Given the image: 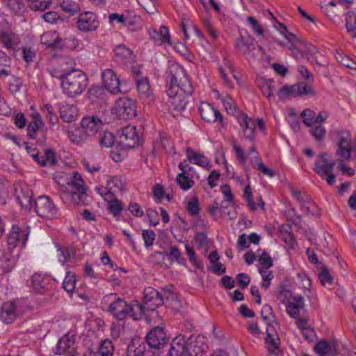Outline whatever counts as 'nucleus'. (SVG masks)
Returning <instances> with one entry per match:
<instances>
[{
  "mask_svg": "<svg viewBox=\"0 0 356 356\" xmlns=\"http://www.w3.org/2000/svg\"><path fill=\"white\" fill-rule=\"evenodd\" d=\"M314 350L321 356L335 355L337 353L336 343L334 341L327 342L325 340H321L315 346Z\"/></svg>",
  "mask_w": 356,
  "mask_h": 356,
  "instance_id": "32",
  "label": "nucleus"
},
{
  "mask_svg": "<svg viewBox=\"0 0 356 356\" xmlns=\"http://www.w3.org/2000/svg\"><path fill=\"white\" fill-rule=\"evenodd\" d=\"M120 137L127 148H135L140 145L141 138L135 126L128 124L122 129Z\"/></svg>",
  "mask_w": 356,
  "mask_h": 356,
  "instance_id": "20",
  "label": "nucleus"
},
{
  "mask_svg": "<svg viewBox=\"0 0 356 356\" xmlns=\"http://www.w3.org/2000/svg\"><path fill=\"white\" fill-rule=\"evenodd\" d=\"M275 29L280 33V35L284 39V40H280L274 38L273 41L275 43L280 46H284L289 50L294 51L296 48V44L298 42V39L292 33L289 32L288 29L282 24L276 22L274 24Z\"/></svg>",
  "mask_w": 356,
  "mask_h": 356,
  "instance_id": "18",
  "label": "nucleus"
},
{
  "mask_svg": "<svg viewBox=\"0 0 356 356\" xmlns=\"http://www.w3.org/2000/svg\"><path fill=\"white\" fill-rule=\"evenodd\" d=\"M71 187L64 191L65 198L75 204L85 202L87 197L84 182L79 174L75 175V179L70 184Z\"/></svg>",
  "mask_w": 356,
  "mask_h": 356,
  "instance_id": "9",
  "label": "nucleus"
},
{
  "mask_svg": "<svg viewBox=\"0 0 356 356\" xmlns=\"http://www.w3.org/2000/svg\"><path fill=\"white\" fill-rule=\"evenodd\" d=\"M209 260L210 261L209 269L212 272L218 275H222L225 273V266L218 261L219 256L216 252H213L209 254Z\"/></svg>",
  "mask_w": 356,
  "mask_h": 356,
  "instance_id": "42",
  "label": "nucleus"
},
{
  "mask_svg": "<svg viewBox=\"0 0 356 356\" xmlns=\"http://www.w3.org/2000/svg\"><path fill=\"white\" fill-rule=\"evenodd\" d=\"M30 235L29 227L23 225H15L9 232L6 240V250L11 255L13 252H19L26 246Z\"/></svg>",
  "mask_w": 356,
  "mask_h": 356,
  "instance_id": "5",
  "label": "nucleus"
},
{
  "mask_svg": "<svg viewBox=\"0 0 356 356\" xmlns=\"http://www.w3.org/2000/svg\"><path fill=\"white\" fill-rule=\"evenodd\" d=\"M78 109L74 105L63 104L60 108L61 118L67 122L75 120L78 117Z\"/></svg>",
  "mask_w": 356,
  "mask_h": 356,
  "instance_id": "35",
  "label": "nucleus"
},
{
  "mask_svg": "<svg viewBox=\"0 0 356 356\" xmlns=\"http://www.w3.org/2000/svg\"><path fill=\"white\" fill-rule=\"evenodd\" d=\"M265 342L268 351L275 354L280 346V338L278 335H266Z\"/></svg>",
  "mask_w": 356,
  "mask_h": 356,
  "instance_id": "57",
  "label": "nucleus"
},
{
  "mask_svg": "<svg viewBox=\"0 0 356 356\" xmlns=\"http://www.w3.org/2000/svg\"><path fill=\"white\" fill-rule=\"evenodd\" d=\"M297 281L300 289L305 291H310L312 287V281L305 272L302 271L297 274Z\"/></svg>",
  "mask_w": 356,
  "mask_h": 356,
  "instance_id": "58",
  "label": "nucleus"
},
{
  "mask_svg": "<svg viewBox=\"0 0 356 356\" xmlns=\"http://www.w3.org/2000/svg\"><path fill=\"white\" fill-rule=\"evenodd\" d=\"M106 298L111 302L108 307V312L118 320H123L128 317V304L122 299L117 298L115 294L111 293Z\"/></svg>",
  "mask_w": 356,
  "mask_h": 356,
  "instance_id": "15",
  "label": "nucleus"
},
{
  "mask_svg": "<svg viewBox=\"0 0 356 356\" xmlns=\"http://www.w3.org/2000/svg\"><path fill=\"white\" fill-rule=\"evenodd\" d=\"M172 296L171 291L168 289L163 290L161 293L152 287H147L145 289L144 300L145 309L149 310L151 316L154 319V323H158V325H153L148 334H158L165 331L164 323L155 309L163 303V297L170 299Z\"/></svg>",
  "mask_w": 356,
  "mask_h": 356,
  "instance_id": "3",
  "label": "nucleus"
},
{
  "mask_svg": "<svg viewBox=\"0 0 356 356\" xmlns=\"http://www.w3.org/2000/svg\"><path fill=\"white\" fill-rule=\"evenodd\" d=\"M73 323L70 320H67L63 318H58L54 320L51 323V330H48V332H63L64 329L68 327L69 325H72ZM49 323L44 325L45 327L49 326Z\"/></svg>",
  "mask_w": 356,
  "mask_h": 356,
  "instance_id": "43",
  "label": "nucleus"
},
{
  "mask_svg": "<svg viewBox=\"0 0 356 356\" xmlns=\"http://www.w3.org/2000/svg\"><path fill=\"white\" fill-rule=\"evenodd\" d=\"M35 211L41 218L51 219L56 217L58 210L47 196H40L35 201Z\"/></svg>",
  "mask_w": 356,
  "mask_h": 356,
  "instance_id": "12",
  "label": "nucleus"
},
{
  "mask_svg": "<svg viewBox=\"0 0 356 356\" xmlns=\"http://www.w3.org/2000/svg\"><path fill=\"white\" fill-rule=\"evenodd\" d=\"M124 186L122 179L118 177H109L106 183V186H97L95 187L96 192L102 198H109V197L115 196V194L124 191Z\"/></svg>",
  "mask_w": 356,
  "mask_h": 356,
  "instance_id": "11",
  "label": "nucleus"
},
{
  "mask_svg": "<svg viewBox=\"0 0 356 356\" xmlns=\"http://www.w3.org/2000/svg\"><path fill=\"white\" fill-rule=\"evenodd\" d=\"M258 271L262 277L261 286L264 289H268L273 278L272 271L268 269H263L261 268H258Z\"/></svg>",
  "mask_w": 356,
  "mask_h": 356,
  "instance_id": "60",
  "label": "nucleus"
},
{
  "mask_svg": "<svg viewBox=\"0 0 356 356\" xmlns=\"http://www.w3.org/2000/svg\"><path fill=\"white\" fill-rule=\"evenodd\" d=\"M124 23V28H126L129 31H136L142 28L141 19L138 16L127 15Z\"/></svg>",
  "mask_w": 356,
  "mask_h": 356,
  "instance_id": "48",
  "label": "nucleus"
},
{
  "mask_svg": "<svg viewBox=\"0 0 356 356\" xmlns=\"http://www.w3.org/2000/svg\"><path fill=\"white\" fill-rule=\"evenodd\" d=\"M79 174L74 172L72 174H67L63 172H58L54 175V180L60 186V190L64 193L65 190H67L71 187L70 183L75 179V175Z\"/></svg>",
  "mask_w": 356,
  "mask_h": 356,
  "instance_id": "30",
  "label": "nucleus"
},
{
  "mask_svg": "<svg viewBox=\"0 0 356 356\" xmlns=\"http://www.w3.org/2000/svg\"><path fill=\"white\" fill-rule=\"evenodd\" d=\"M59 5L63 11L70 15H74L81 9L79 5L72 0H59Z\"/></svg>",
  "mask_w": 356,
  "mask_h": 356,
  "instance_id": "47",
  "label": "nucleus"
},
{
  "mask_svg": "<svg viewBox=\"0 0 356 356\" xmlns=\"http://www.w3.org/2000/svg\"><path fill=\"white\" fill-rule=\"evenodd\" d=\"M16 199L25 211H29L33 207V193L27 184L19 183L15 186Z\"/></svg>",
  "mask_w": 356,
  "mask_h": 356,
  "instance_id": "13",
  "label": "nucleus"
},
{
  "mask_svg": "<svg viewBox=\"0 0 356 356\" xmlns=\"http://www.w3.org/2000/svg\"><path fill=\"white\" fill-rule=\"evenodd\" d=\"M169 72L170 77L168 81V112L173 116L179 115L185 109L187 96L191 94V90L183 89L177 83V78L181 74H184V69L175 62H169Z\"/></svg>",
  "mask_w": 356,
  "mask_h": 356,
  "instance_id": "1",
  "label": "nucleus"
},
{
  "mask_svg": "<svg viewBox=\"0 0 356 356\" xmlns=\"http://www.w3.org/2000/svg\"><path fill=\"white\" fill-rule=\"evenodd\" d=\"M309 133L317 141H321L324 139L326 134V129L323 124H314L309 127Z\"/></svg>",
  "mask_w": 356,
  "mask_h": 356,
  "instance_id": "53",
  "label": "nucleus"
},
{
  "mask_svg": "<svg viewBox=\"0 0 356 356\" xmlns=\"http://www.w3.org/2000/svg\"><path fill=\"white\" fill-rule=\"evenodd\" d=\"M187 158L191 163L199 165L204 169H209L211 167L209 160L202 154H196L192 151L188 150Z\"/></svg>",
  "mask_w": 356,
  "mask_h": 356,
  "instance_id": "37",
  "label": "nucleus"
},
{
  "mask_svg": "<svg viewBox=\"0 0 356 356\" xmlns=\"http://www.w3.org/2000/svg\"><path fill=\"white\" fill-rule=\"evenodd\" d=\"M237 121L240 125L241 134L245 139L252 140L254 138L255 127L264 132L265 124L261 118H252L245 113H240L237 117Z\"/></svg>",
  "mask_w": 356,
  "mask_h": 356,
  "instance_id": "8",
  "label": "nucleus"
},
{
  "mask_svg": "<svg viewBox=\"0 0 356 356\" xmlns=\"http://www.w3.org/2000/svg\"><path fill=\"white\" fill-rule=\"evenodd\" d=\"M76 282V275L74 273L67 271L63 282L64 289L68 293L71 294L74 291Z\"/></svg>",
  "mask_w": 356,
  "mask_h": 356,
  "instance_id": "52",
  "label": "nucleus"
},
{
  "mask_svg": "<svg viewBox=\"0 0 356 356\" xmlns=\"http://www.w3.org/2000/svg\"><path fill=\"white\" fill-rule=\"evenodd\" d=\"M136 88L138 95L143 100L149 104L154 100V92L147 77L137 79Z\"/></svg>",
  "mask_w": 356,
  "mask_h": 356,
  "instance_id": "24",
  "label": "nucleus"
},
{
  "mask_svg": "<svg viewBox=\"0 0 356 356\" xmlns=\"http://www.w3.org/2000/svg\"><path fill=\"white\" fill-rule=\"evenodd\" d=\"M346 28L347 32L353 38H356V16L353 13H348L346 15Z\"/></svg>",
  "mask_w": 356,
  "mask_h": 356,
  "instance_id": "55",
  "label": "nucleus"
},
{
  "mask_svg": "<svg viewBox=\"0 0 356 356\" xmlns=\"http://www.w3.org/2000/svg\"><path fill=\"white\" fill-rule=\"evenodd\" d=\"M318 279L321 284L327 289H331L334 285V280L327 268H323L318 274Z\"/></svg>",
  "mask_w": 356,
  "mask_h": 356,
  "instance_id": "56",
  "label": "nucleus"
},
{
  "mask_svg": "<svg viewBox=\"0 0 356 356\" xmlns=\"http://www.w3.org/2000/svg\"><path fill=\"white\" fill-rule=\"evenodd\" d=\"M335 161L331 156L324 153L318 156L314 165V171L330 185L332 186L336 182V178L333 173Z\"/></svg>",
  "mask_w": 356,
  "mask_h": 356,
  "instance_id": "7",
  "label": "nucleus"
},
{
  "mask_svg": "<svg viewBox=\"0 0 356 356\" xmlns=\"http://www.w3.org/2000/svg\"><path fill=\"white\" fill-rule=\"evenodd\" d=\"M113 111L121 119L131 120L137 115L136 102L128 97L120 98L115 102Z\"/></svg>",
  "mask_w": 356,
  "mask_h": 356,
  "instance_id": "10",
  "label": "nucleus"
},
{
  "mask_svg": "<svg viewBox=\"0 0 356 356\" xmlns=\"http://www.w3.org/2000/svg\"><path fill=\"white\" fill-rule=\"evenodd\" d=\"M0 42L6 48L13 49L18 43V38L12 33L1 32Z\"/></svg>",
  "mask_w": 356,
  "mask_h": 356,
  "instance_id": "45",
  "label": "nucleus"
},
{
  "mask_svg": "<svg viewBox=\"0 0 356 356\" xmlns=\"http://www.w3.org/2000/svg\"><path fill=\"white\" fill-rule=\"evenodd\" d=\"M168 341L169 339L166 335H146V341L151 348H162Z\"/></svg>",
  "mask_w": 356,
  "mask_h": 356,
  "instance_id": "38",
  "label": "nucleus"
},
{
  "mask_svg": "<svg viewBox=\"0 0 356 356\" xmlns=\"http://www.w3.org/2000/svg\"><path fill=\"white\" fill-rule=\"evenodd\" d=\"M114 351V346L111 341L104 340L100 345L99 353L101 356H112Z\"/></svg>",
  "mask_w": 356,
  "mask_h": 356,
  "instance_id": "62",
  "label": "nucleus"
},
{
  "mask_svg": "<svg viewBox=\"0 0 356 356\" xmlns=\"http://www.w3.org/2000/svg\"><path fill=\"white\" fill-rule=\"evenodd\" d=\"M76 253L74 249H63L57 246V257L62 265L64 266L66 263L72 261L74 259Z\"/></svg>",
  "mask_w": 356,
  "mask_h": 356,
  "instance_id": "41",
  "label": "nucleus"
},
{
  "mask_svg": "<svg viewBox=\"0 0 356 356\" xmlns=\"http://www.w3.org/2000/svg\"><path fill=\"white\" fill-rule=\"evenodd\" d=\"M149 35L158 45H161L163 43H167L170 46H172L173 44L170 40L169 31L165 26L160 27L159 33L153 30L152 32H149Z\"/></svg>",
  "mask_w": 356,
  "mask_h": 356,
  "instance_id": "31",
  "label": "nucleus"
},
{
  "mask_svg": "<svg viewBox=\"0 0 356 356\" xmlns=\"http://www.w3.org/2000/svg\"><path fill=\"white\" fill-rule=\"evenodd\" d=\"M314 95L315 92L314 89L310 86L303 83L286 86L283 88L279 93L280 97H284L286 96H312Z\"/></svg>",
  "mask_w": 356,
  "mask_h": 356,
  "instance_id": "22",
  "label": "nucleus"
},
{
  "mask_svg": "<svg viewBox=\"0 0 356 356\" xmlns=\"http://www.w3.org/2000/svg\"><path fill=\"white\" fill-rule=\"evenodd\" d=\"M243 193L244 197L251 209L256 210L259 208V207H260L262 209H264V202L260 197L258 199L257 204L253 202L251 189L249 186H247L244 188Z\"/></svg>",
  "mask_w": 356,
  "mask_h": 356,
  "instance_id": "50",
  "label": "nucleus"
},
{
  "mask_svg": "<svg viewBox=\"0 0 356 356\" xmlns=\"http://www.w3.org/2000/svg\"><path fill=\"white\" fill-rule=\"evenodd\" d=\"M169 356H188L186 335H176L172 339Z\"/></svg>",
  "mask_w": 356,
  "mask_h": 356,
  "instance_id": "25",
  "label": "nucleus"
},
{
  "mask_svg": "<svg viewBox=\"0 0 356 356\" xmlns=\"http://www.w3.org/2000/svg\"><path fill=\"white\" fill-rule=\"evenodd\" d=\"M104 124V121L98 115H86L81 120L79 129L70 127L66 134L71 142L81 145L94 138L102 131Z\"/></svg>",
  "mask_w": 356,
  "mask_h": 356,
  "instance_id": "2",
  "label": "nucleus"
},
{
  "mask_svg": "<svg viewBox=\"0 0 356 356\" xmlns=\"http://www.w3.org/2000/svg\"><path fill=\"white\" fill-rule=\"evenodd\" d=\"M301 115L303 119V122L309 127L314 124L324 123L328 117V115L325 112H321L316 115V113L309 108L304 110Z\"/></svg>",
  "mask_w": 356,
  "mask_h": 356,
  "instance_id": "27",
  "label": "nucleus"
},
{
  "mask_svg": "<svg viewBox=\"0 0 356 356\" xmlns=\"http://www.w3.org/2000/svg\"><path fill=\"white\" fill-rule=\"evenodd\" d=\"M145 350V345L138 337H134L129 343L127 350V356H143Z\"/></svg>",
  "mask_w": 356,
  "mask_h": 356,
  "instance_id": "34",
  "label": "nucleus"
},
{
  "mask_svg": "<svg viewBox=\"0 0 356 356\" xmlns=\"http://www.w3.org/2000/svg\"><path fill=\"white\" fill-rule=\"evenodd\" d=\"M277 299L286 306L287 313L293 318L299 316L300 310L304 307V298L301 295L284 288L279 291Z\"/></svg>",
  "mask_w": 356,
  "mask_h": 356,
  "instance_id": "6",
  "label": "nucleus"
},
{
  "mask_svg": "<svg viewBox=\"0 0 356 356\" xmlns=\"http://www.w3.org/2000/svg\"><path fill=\"white\" fill-rule=\"evenodd\" d=\"M40 41L47 48L58 49V44L60 42V38L56 32L48 31L41 35Z\"/></svg>",
  "mask_w": 356,
  "mask_h": 356,
  "instance_id": "33",
  "label": "nucleus"
},
{
  "mask_svg": "<svg viewBox=\"0 0 356 356\" xmlns=\"http://www.w3.org/2000/svg\"><path fill=\"white\" fill-rule=\"evenodd\" d=\"M81 42L74 36H70L65 38H60L58 49L74 51L80 47Z\"/></svg>",
  "mask_w": 356,
  "mask_h": 356,
  "instance_id": "40",
  "label": "nucleus"
},
{
  "mask_svg": "<svg viewBox=\"0 0 356 356\" xmlns=\"http://www.w3.org/2000/svg\"><path fill=\"white\" fill-rule=\"evenodd\" d=\"M221 102L227 113L234 115L236 113L235 102L232 97L225 95L221 97Z\"/></svg>",
  "mask_w": 356,
  "mask_h": 356,
  "instance_id": "63",
  "label": "nucleus"
},
{
  "mask_svg": "<svg viewBox=\"0 0 356 356\" xmlns=\"http://www.w3.org/2000/svg\"><path fill=\"white\" fill-rule=\"evenodd\" d=\"M74 344V335H62L58 339L53 352L55 355H63L68 352L69 355L67 356H78L77 353L73 348Z\"/></svg>",
  "mask_w": 356,
  "mask_h": 356,
  "instance_id": "23",
  "label": "nucleus"
},
{
  "mask_svg": "<svg viewBox=\"0 0 356 356\" xmlns=\"http://www.w3.org/2000/svg\"><path fill=\"white\" fill-rule=\"evenodd\" d=\"M234 150L237 159L241 163H245L248 159V157L250 156H252V158L257 157V152H255L254 148H252L251 151L248 154H247L237 144L235 143L234 144Z\"/></svg>",
  "mask_w": 356,
  "mask_h": 356,
  "instance_id": "59",
  "label": "nucleus"
},
{
  "mask_svg": "<svg viewBox=\"0 0 356 356\" xmlns=\"http://www.w3.org/2000/svg\"><path fill=\"white\" fill-rule=\"evenodd\" d=\"M60 79L63 93L70 97L82 94L88 86L86 74L79 70L65 72Z\"/></svg>",
  "mask_w": 356,
  "mask_h": 356,
  "instance_id": "4",
  "label": "nucleus"
},
{
  "mask_svg": "<svg viewBox=\"0 0 356 356\" xmlns=\"http://www.w3.org/2000/svg\"><path fill=\"white\" fill-rule=\"evenodd\" d=\"M142 236L145 248H149L153 245L156 238V234L154 231L151 229H143L142 231Z\"/></svg>",
  "mask_w": 356,
  "mask_h": 356,
  "instance_id": "64",
  "label": "nucleus"
},
{
  "mask_svg": "<svg viewBox=\"0 0 356 356\" xmlns=\"http://www.w3.org/2000/svg\"><path fill=\"white\" fill-rule=\"evenodd\" d=\"M115 57L121 61L129 63L134 59L132 51L124 44H119L114 49Z\"/></svg>",
  "mask_w": 356,
  "mask_h": 356,
  "instance_id": "36",
  "label": "nucleus"
},
{
  "mask_svg": "<svg viewBox=\"0 0 356 356\" xmlns=\"http://www.w3.org/2000/svg\"><path fill=\"white\" fill-rule=\"evenodd\" d=\"M219 71L225 82L229 85L231 76L235 72L231 63L227 60H224L221 65L219 67Z\"/></svg>",
  "mask_w": 356,
  "mask_h": 356,
  "instance_id": "46",
  "label": "nucleus"
},
{
  "mask_svg": "<svg viewBox=\"0 0 356 356\" xmlns=\"http://www.w3.org/2000/svg\"><path fill=\"white\" fill-rule=\"evenodd\" d=\"M184 247L190 262L196 268H201L202 263L198 260L193 247L188 243H184Z\"/></svg>",
  "mask_w": 356,
  "mask_h": 356,
  "instance_id": "61",
  "label": "nucleus"
},
{
  "mask_svg": "<svg viewBox=\"0 0 356 356\" xmlns=\"http://www.w3.org/2000/svg\"><path fill=\"white\" fill-rule=\"evenodd\" d=\"M115 142V136L110 131H104L99 139V145L104 148L111 147Z\"/></svg>",
  "mask_w": 356,
  "mask_h": 356,
  "instance_id": "54",
  "label": "nucleus"
},
{
  "mask_svg": "<svg viewBox=\"0 0 356 356\" xmlns=\"http://www.w3.org/2000/svg\"><path fill=\"white\" fill-rule=\"evenodd\" d=\"M106 203L108 209L114 216H118L124 209V204L121 200L115 197V196L109 197V198H102Z\"/></svg>",
  "mask_w": 356,
  "mask_h": 356,
  "instance_id": "39",
  "label": "nucleus"
},
{
  "mask_svg": "<svg viewBox=\"0 0 356 356\" xmlns=\"http://www.w3.org/2000/svg\"><path fill=\"white\" fill-rule=\"evenodd\" d=\"M337 149L336 154L341 159L349 161L353 149L352 138L349 132H341L337 141Z\"/></svg>",
  "mask_w": 356,
  "mask_h": 356,
  "instance_id": "19",
  "label": "nucleus"
},
{
  "mask_svg": "<svg viewBox=\"0 0 356 356\" xmlns=\"http://www.w3.org/2000/svg\"><path fill=\"white\" fill-rule=\"evenodd\" d=\"M29 285L32 287L33 291L40 293L44 287V278L40 273H34L30 280L28 281Z\"/></svg>",
  "mask_w": 356,
  "mask_h": 356,
  "instance_id": "49",
  "label": "nucleus"
},
{
  "mask_svg": "<svg viewBox=\"0 0 356 356\" xmlns=\"http://www.w3.org/2000/svg\"><path fill=\"white\" fill-rule=\"evenodd\" d=\"M15 266V257L0 249V275L12 271Z\"/></svg>",
  "mask_w": 356,
  "mask_h": 356,
  "instance_id": "29",
  "label": "nucleus"
},
{
  "mask_svg": "<svg viewBox=\"0 0 356 356\" xmlns=\"http://www.w3.org/2000/svg\"><path fill=\"white\" fill-rule=\"evenodd\" d=\"M128 317L131 318L134 321L140 320L143 317L145 318V322L150 325V330L153 325H155L154 318L151 316L149 310L145 309V306L143 305L137 301H134L128 304ZM158 325V323H156Z\"/></svg>",
  "mask_w": 356,
  "mask_h": 356,
  "instance_id": "14",
  "label": "nucleus"
},
{
  "mask_svg": "<svg viewBox=\"0 0 356 356\" xmlns=\"http://www.w3.org/2000/svg\"><path fill=\"white\" fill-rule=\"evenodd\" d=\"M199 111L202 120L206 122H215L217 120L222 122V116L220 112L209 103H201Z\"/></svg>",
  "mask_w": 356,
  "mask_h": 356,
  "instance_id": "26",
  "label": "nucleus"
},
{
  "mask_svg": "<svg viewBox=\"0 0 356 356\" xmlns=\"http://www.w3.org/2000/svg\"><path fill=\"white\" fill-rule=\"evenodd\" d=\"M188 356H201L207 350L205 335H186Z\"/></svg>",
  "mask_w": 356,
  "mask_h": 356,
  "instance_id": "16",
  "label": "nucleus"
},
{
  "mask_svg": "<svg viewBox=\"0 0 356 356\" xmlns=\"http://www.w3.org/2000/svg\"><path fill=\"white\" fill-rule=\"evenodd\" d=\"M177 183L184 191H188L192 188L194 184V181L188 175H186V172L177 175Z\"/></svg>",
  "mask_w": 356,
  "mask_h": 356,
  "instance_id": "51",
  "label": "nucleus"
},
{
  "mask_svg": "<svg viewBox=\"0 0 356 356\" xmlns=\"http://www.w3.org/2000/svg\"><path fill=\"white\" fill-rule=\"evenodd\" d=\"M77 29L82 32H92L99 26V22L95 13L84 12L74 19Z\"/></svg>",
  "mask_w": 356,
  "mask_h": 356,
  "instance_id": "17",
  "label": "nucleus"
},
{
  "mask_svg": "<svg viewBox=\"0 0 356 356\" xmlns=\"http://www.w3.org/2000/svg\"><path fill=\"white\" fill-rule=\"evenodd\" d=\"M16 304L14 302H6L3 304L0 311V319L5 323H11L17 318Z\"/></svg>",
  "mask_w": 356,
  "mask_h": 356,
  "instance_id": "28",
  "label": "nucleus"
},
{
  "mask_svg": "<svg viewBox=\"0 0 356 356\" xmlns=\"http://www.w3.org/2000/svg\"><path fill=\"white\" fill-rule=\"evenodd\" d=\"M235 44L238 51H240L247 56H253V55L252 54V51L254 49V47L252 40L248 41L241 37L236 41Z\"/></svg>",
  "mask_w": 356,
  "mask_h": 356,
  "instance_id": "44",
  "label": "nucleus"
},
{
  "mask_svg": "<svg viewBox=\"0 0 356 356\" xmlns=\"http://www.w3.org/2000/svg\"><path fill=\"white\" fill-rule=\"evenodd\" d=\"M102 87L108 92L116 94L120 92V81L111 69H106L102 72Z\"/></svg>",
  "mask_w": 356,
  "mask_h": 356,
  "instance_id": "21",
  "label": "nucleus"
}]
</instances>
